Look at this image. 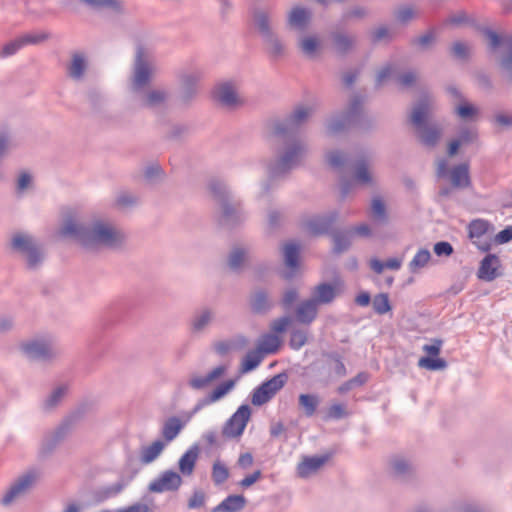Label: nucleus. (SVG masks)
Listing matches in <instances>:
<instances>
[{"label": "nucleus", "instance_id": "1", "mask_svg": "<svg viewBox=\"0 0 512 512\" xmlns=\"http://www.w3.org/2000/svg\"><path fill=\"white\" fill-rule=\"evenodd\" d=\"M312 112L311 108L299 105L285 119L275 123V135L293 141L287 144L283 154L277 160L269 164L268 175L270 181L284 177L291 170L298 167L305 158L307 146L296 137Z\"/></svg>", "mask_w": 512, "mask_h": 512}, {"label": "nucleus", "instance_id": "2", "mask_svg": "<svg viewBox=\"0 0 512 512\" xmlns=\"http://www.w3.org/2000/svg\"><path fill=\"white\" fill-rule=\"evenodd\" d=\"M61 236H71L78 239L86 248L104 246L118 247L124 240V235L112 225L103 221H95L91 228L79 226L72 218L66 220L60 229Z\"/></svg>", "mask_w": 512, "mask_h": 512}, {"label": "nucleus", "instance_id": "3", "mask_svg": "<svg viewBox=\"0 0 512 512\" xmlns=\"http://www.w3.org/2000/svg\"><path fill=\"white\" fill-rule=\"evenodd\" d=\"M209 190L213 197L220 203L222 213L219 223L222 226H234L243 219V211L240 205L230 202L229 191L226 185L218 179L209 182Z\"/></svg>", "mask_w": 512, "mask_h": 512}, {"label": "nucleus", "instance_id": "4", "mask_svg": "<svg viewBox=\"0 0 512 512\" xmlns=\"http://www.w3.org/2000/svg\"><path fill=\"white\" fill-rule=\"evenodd\" d=\"M429 112V99L424 97L413 109L411 122L417 128L421 142L428 147H434L441 135L437 125H430L426 122Z\"/></svg>", "mask_w": 512, "mask_h": 512}, {"label": "nucleus", "instance_id": "5", "mask_svg": "<svg viewBox=\"0 0 512 512\" xmlns=\"http://www.w3.org/2000/svg\"><path fill=\"white\" fill-rule=\"evenodd\" d=\"M11 245L15 251L25 257L28 269L34 270L41 265L43 252L40 245L32 236L17 233L13 236Z\"/></svg>", "mask_w": 512, "mask_h": 512}, {"label": "nucleus", "instance_id": "6", "mask_svg": "<svg viewBox=\"0 0 512 512\" xmlns=\"http://www.w3.org/2000/svg\"><path fill=\"white\" fill-rule=\"evenodd\" d=\"M437 178H449L452 188L466 189L471 187L470 167L468 163H460L448 168V161L440 159L436 169Z\"/></svg>", "mask_w": 512, "mask_h": 512}, {"label": "nucleus", "instance_id": "7", "mask_svg": "<svg viewBox=\"0 0 512 512\" xmlns=\"http://www.w3.org/2000/svg\"><path fill=\"white\" fill-rule=\"evenodd\" d=\"M364 103V97L356 95L349 106L346 113L334 117L328 124L327 130L330 134L339 133L348 127L357 125L361 119L362 106Z\"/></svg>", "mask_w": 512, "mask_h": 512}, {"label": "nucleus", "instance_id": "8", "mask_svg": "<svg viewBox=\"0 0 512 512\" xmlns=\"http://www.w3.org/2000/svg\"><path fill=\"white\" fill-rule=\"evenodd\" d=\"M20 349L31 360L47 361L56 355L49 338H37L24 342L20 345Z\"/></svg>", "mask_w": 512, "mask_h": 512}, {"label": "nucleus", "instance_id": "9", "mask_svg": "<svg viewBox=\"0 0 512 512\" xmlns=\"http://www.w3.org/2000/svg\"><path fill=\"white\" fill-rule=\"evenodd\" d=\"M182 483L180 474L173 470H166L150 482L148 489L153 493L174 492L181 487Z\"/></svg>", "mask_w": 512, "mask_h": 512}, {"label": "nucleus", "instance_id": "10", "mask_svg": "<svg viewBox=\"0 0 512 512\" xmlns=\"http://www.w3.org/2000/svg\"><path fill=\"white\" fill-rule=\"evenodd\" d=\"M49 38V34L45 32L30 33L22 35L8 43H6L1 51L0 57L7 58L16 54L21 48L30 44H38Z\"/></svg>", "mask_w": 512, "mask_h": 512}, {"label": "nucleus", "instance_id": "11", "mask_svg": "<svg viewBox=\"0 0 512 512\" xmlns=\"http://www.w3.org/2000/svg\"><path fill=\"white\" fill-rule=\"evenodd\" d=\"M490 223L483 219L472 220L468 225V235L472 243L481 251L490 250V242L485 239Z\"/></svg>", "mask_w": 512, "mask_h": 512}, {"label": "nucleus", "instance_id": "12", "mask_svg": "<svg viewBox=\"0 0 512 512\" xmlns=\"http://www.w3.org/2000/svg\"><path fill=\"white\" fill-rule=\"evenodd\" d=\"M38 475L30 471L23 476L19 477V479L10 487V489L5 493L2 498V503L8 505L12 503L15 499L25 494L29 488L34 484Z\"/></svg>", "mask_w": 512, "mask_h": 512}, {"label": "nucleus", "instance_id": "13", "mask_svg": "<svg viewBox=\"0 0 512 512\" xmlns=\"http://www.w3.org/2000/svg\"><path fill=\"white\" fill-rule=\"evenodd\" d=\"M151 67L144 59V52L141 47L137 49L136 60H135V68H134V76H133V86L135 89H140L147 85L150 82L151 78Z\"/></svg>", "mask_w": 512, "mask_h": 512}, {"label": "nucleus", "instance_id": "14", "mask_svg": "<svg viewBox=\"0 0 512 512\" xmlns=\"http://www.w3.org/2000/svg\"><path fill=\"white\" fill-rule=\"evenodd\" d=\"M500 259L495 254H487L480 262L477 277L480 280L491 282L500 276Z\"/></svg>", "mask_w": 512, "mask_h": 512}, {"label": "nucleus", "instance_id": "15", "mask_svg": "<svg viewBox=\"0 0 512 512\" xmlns=\"http://www.w3.org/2000/svg\"><path fill=\"white\" fill-rule=\"evenodd\" d=\"M338 218V212L333 211L325 215L315 216L307 222V228L313 235L328 233Z\"/></svg>", "mask_w": 512, "mask_h": 512}, {"label": "nucleus", "instance_id": "16", "mask_svg": "<svg viewBox=\"0 0 512 512\" xmlns=\"http://www.w3.org/2000/svg\"><path fill=\"white\" fill-rule=\"evenodd\" d=\"M274 306L268 292L265 289H259L253 293L250 298V307L254 314L264 315Z\"/></svg>", "mask_w": 512, "mask_h": 512}, {"label": "nucleus", "instance_id": "17", "mask_svg": "<svg viewBox=\"0 0 512 512\" xmlns=\"http://www.w3.org/2000/svg\"><path fill=\"white\" fill-rule=\"evenodd\" d=\"M311 20V11L301 6H295L291 9L287 23L291 28L303 31Z\"/></svg>", "mask_w": 512, "mask_h": 512}, {"label": "nucleus", "instance_id": "18", "mask_svg": "<svg viewBox=\"0 0 512 512\" xmlns=\"http://www.w3.org/2000/svg\"><path fill=\"white\" fill-rule=\"evenodd\" d=\"M318 304L315 299L302 301L296 310L297 320L305 325H310L317 317Z\"/></svg>", "mask_w": 512, "mask_h": 512}, {"label": "nucleus", "instance_id": "19", "mask_svg": "<svg viewBox=\"0 0 512 512\" xmlns=\"http://www.w3.org/2000/svg\"><path fill=\"white\" fill-rule=\"evenodd\" d=\"M328 459V456L304 458L297 466V473L300 477H307L320 469Z\"/></svg>", "mask_w": 512, "mask_h": 512}, {"label": "nucleus", "instance_id": "20", "mask_svg": "<svg viewBox=\"0 0 512 512\" xmlns=\"http://www.w3.org/2000/svg\"><path fill=\"white\" fill-rule=\"evenodd\" d=\"M199 450L196 446L188 449L179 459L178 467L182 475L191 476L198 459Z\"/></svg>", "mask_w": 512, "mask_h": 512}, {"label": "nucleus", "instance_id": "21", "mask_svg": "<svg viewBox=\"0 0 512 512\" xmlns=\"http://www.w3.org/2000/svg\"><path fill=\"white\" fill-rule=\"evenodd\" d=\"M246 505V499L242 495H229L221 503L212 509V512H239Z\"/></svg>", "mask_w": 512, "mask_h": 512}, {"label": "nucleus", "instance_id": "22", "mask_svg": "<svg viewBox=\"0 0 512 512\" xmlns=\"http://www.w3.org/2000/svg\"><path fill=\"white\" fill-rule=\"evenodd\" d=\"M69 391L68 384H60L56 386L50 394L42 401V407L45 411H50L57 407L63 398L67 395Z\"/></svg>", "mask_w": 512, "mask_h": 512}, {"label": "nucleus", "instance_id": "23", "mask_svg": "<svg viewBox=\"0 0 512 512\" xmlns=\"http://www.w3.org/2000/svg\"><path fill=\"white\" fill-rule=\"evenodd\" d=\"M215 98L224 106L233 107L238 103L237 93L229 83L218 87Z\"/></svg>", "mask_w": 512, "mask_h": 512}, {"label": "nucleus", "instance_id": "24", "mask_svg": "<svg viewBox=\"0 0 512 512\" xmlns=\"http://www.w3.org/2000/svg\"><path fill=\"white\" fill-rule=\"evenodd\" d=\"M281 345L280 336L272 333H265L261 336L257 349L264 354H274Z\"/></svg>", "mask_w": 512, "mask_h": 512}, {"label": "nucleus", "instance_id": "25", "mask_svg": "<svg viewBox=\"0 0 512 512\" xmlns=\"http://www.w3.org/2000/svg\"><path fill=\"white\" fill-rule=\"evenodd\" d=\"M253 19L262 38L270 37L271 34H274L270 25V16L268 12L264 10H257L253 15Z\"/></svg>", "mask_w": 512, "mask_h": 512}, {"label": "nucleus", "instance_id": "26", "mask_svg": "<svg viewBox=\"0 0 512 512\" xmlns=\"http://www.w3.org/2000/svg\"><path fill=\"white\" fill-rule=\"evenodd\" d=\"M317 304H330L336 297V288L330 283H321L315 287Z\"/></svg>", "mask_w": 512, "mask_h": 512}, {"label": "nucleus", "instance_id": "27", "mask_svg": "<svg viewBox=\"0 0 512 512\" xmlns=\"http://www.w3.org/2000/svg\"><path fill=\"white\" fill-rule=\"evenodd\" d=\"M165 444L162 441H154L152 444L143 447L141 450V463L149 464L153 462L164 450Z\"/></svg>", "mask_w": 512, "mask_h": 512}, {"label": "nucleus", "instance_id": "28", "mask_svg": "<svg viewBox=\"0 0 512 512\" xmlns=\"http://www.w3.org/2000/svg\"><path fill=\"white\" fill-rule=\"evenodd\" d=\"M233 385L232 382L223 383L219 385L216 389H214L208 397H205L198 401V403L193 408V413H197L202 407L216 401L220 397H222L228 389Z\"/></svg>", "mask_w": 512, "mask_h": 512}, {"label": "nucleus", "instance_id": "29", "mask_svg": "<svg viewBox=\"0 0 512 512\" xmlns=\"http://www.w3.org/2000/svg\"><path fill=\"white\" fill-rule=\"evenodd\" d=\"M333 252L341 254L351 246V231H337L333 233Z\"/></svg>", "mask_w": 512, "mask_h": 512}, {"label": "nucleus", "instance_id": "30", "mask_svg": "<svg viewBox=\"0 0 512 512\" xmlns=\"http://www.w3.org/2000/svg\"><path fill=\"white\" fill-rule=\"evenodd\" d=\"M263 42L267 45V52L273 59H278L284 54V45L278 36L274 33L270 37L262 38Z\"/></svg>", "mask_w": 512, "mask_h": 512}, {"label": "nucleus", "instance_id": "31", "mask_svg": "<svg viewBox=\"0 0 512 512\" xmlns=\"http://www.w3.org/2000/svg\"><path fill=\"white\" fill-rule=\"evenodd\" d=\"M86 70V61L82 54H74L72 62L68 68V74L75 80L82 79Z\"/></svg>", "mask_w": 512, "mask_h": 512}, {"label": "nucleus", "instance_id": "32", "mask_svg": "<svg viewBox=\"0 0 512 512\" xmlns=\"http://www.w3.org/2000/svg\"><path fill=\"white\" fill-rule=\"evenodd\" d=\"M368 166V160L364 157L356 163L354 178L361 184H371L373 181Z\"/></svg>", "mask_w": 512, "mask_h": 512}, {"label": "nucleus", "instance_id": "33", "mask_svg": "<svg viewBox=\"0 0 512 512\" xmlns=\"http://www.w3.org/2000/svg\"><path fill=\"white\" fill-rule=\"evenodd\" d=\"M320 404V398L316 394H301L299 405L305 411L306 416H313Z\"/></svg>", "mask_w": 512, "mask_h": 512}, {"label": "nucleus", "instance_id": "34", "mask_svg": "<svg viewBox=\"0 0 512 512\" xmlns=\"http://www.w3.org/2000/svg\"><path fill=\"white\" fill-rule=\"evenodd\" d=\"M248 419L249 418H229L224 427V434L228 437L240 436L245 429Z\"/></svg>", "mask_w": 512, "mask_h": 512}, {"label": "nucleus", "instance_id": "35", "mask_svg": "<svg viewBox=\"0 0 512 512\" xmlns=\"http://www.w3.org/2000/svg\"><path fill=\"white\" fill-rule=\"evenodd\" d=\"M333 40L335 50L342 55L349 52L354 45V38L345 33H334Z\"/></svg>", "mask_w": 512, "mask_h": 512}, {"label": "nucleus", "instance_id": "36", "mask_svg": "<svg viewBox=\"0 0 512 512\" xmlns=\"http://www.w3.org/2000/svg\"><path fill=\"white\" fill-rule=\"evenodd\" d=\"M300 248L295 243H288L284 247V257L286 265L292 270H296L299 265Z\"/></svg>", "mask_w": 512, "mask_h": 512}, {"label": "nucleus", "instance_id": "37", "mask_svg": "<svg viewBox=\"0 0 512 512\" xmlns=\"http://www.w3.org/2000/svg\"><path fill=\"white\" fill-rule=\"evenodd\" d=\"M287 379L288 376L286 373H279L263 382L261 386L270 393V396L274 397V395L284 387Z\"/></svg>", "mask_w": 512, "mask_h": 512}, {"label": "nucleus", "instance_id": "38", "mask_svg": "<svg viewBox=\"0 0 512 512\" xmlns=\"http://www.w3.org/2000/svg\"><path fill=\"white\" fill-rule=\"evenodd\" d=\"M264 355L258 350H250L242 361V370L249 372L256 369L263 360Z\"/></svg>", "mask_w": 512, "mask_h": 512}, {"label": "nucleus", "instance_id": "39", "mask_svg": "<svg viewBox=\"0 0 512 512\" xmlns=\"http://www.w3.org/2000/svg\"><path fill=\"white\" fill-rule=\"evenodd\" d=\"M182 424L177 418H172L167 421L163 427L162 434L166 441H172L181 431Z\"/></svg>", "mask_w": 512, "mask_h": 512}, {"label": "nucleus", "instance_id": "40", "mask_svg": "<svg viewBox=\"0 0 512 512\" xmlns=\"http://www.w3.org/2000/svg\"><path fill=\"white\" fill-rule=\"evenodd\" d=\"M373 309L375 313L379 315H383L391 310L389 296L387 293H380L374 297Z\"/></svg>", "mask_w": 512, "mask_h": 512}, {"label": "nucleus", "instance_id": "41", "mask_svg": "<svg viewBox=\"0 0 512 512\" xmlns=\"http://www.w3.org/2000/svg\"><path fill=\"white\" fill-rule=\"evenodd\" d=\"M246 253L244 249L236 247L229 256L228 264L231 270L239 271L244 264Z\"/></svg>", "mask_w": 512, "mask_h": 512}, {"label": "nucleus", "instance_id": "42", "mask_svg": "<svg viewBox=\"0 0 512 512\" xmlns=\"http://www.w3.org/2000/svg\"><path fill=\"white\" fill-rule=\"evenodd\" d=\"M430 258L431 254L428 249L422 248L418 250L409 264L410 270L414 271L415 269L424 267L429 262Z\"/></svg>", "mask_w": 512, "mask_h": 512}, {"label": "nucleus", "instance_id": "43", "mask_svg": "<svg viewBox=\"0 0 512 512\" xmlns=\"http://www.w3.org/2000/svg\"><path fill=\"white\" fill-rule=\"evenodd\" d=\"M418 366L431 371H435L444 369L447 366V363L444 359L441 358L422 357L418 361Z\"/></svg>", "mask_w": 512, "mask_h": 512}, {"label": "nucleus", "instance_id": "44", "mask_svg": "<svg viewBox=\"0 0 512 512\" xmlns=\"http://www.w3.org/2000/svg\"><path fill=\"white\" fill-rule=\"evenodd\" d=\"M508 45V52L501 60V66L506 73V78L509 83H512V36L506 39Z\"/></svg>", "mask_w": 512, "mask_h": 512}, {"label": "nucleus", "instance_id": "45", "mask_svg": "<svg viewBox=\"0 0 512 512\" xmlns=\"http://www.w3.org/2000/svg\"><path fill=\"white\" fill-rule=\"evenodd\" d=\"M456 114L462 119H472L478 114V108L463 100L455 109Z\"/></svg>", "mask_w": 512, "mask_h": 512}, {"label": "nucleus", "instance_id": "46", "mask_svg": "<svg viewBox=\"0 0 512 512\" xmlns=\"http://www.w3.org/2000/svg\"><path fill=\"white\" fill-rule=\"evenodd\" d=\"M300 49L307 56H314L319 48V41L315 36H307L300 41Z\"/></svg>", "mask_w": 512, "mask_h": 512}, {"label": "nucleus", "instance_id": "47", "mask_svg": "<svg viewBox=\"0 0 512 512\" xmlns=\"http://www.w3.org/2000/svg\"><path fill=\"white\" fill-rule=\"evenodd\" d=\"M307 342V331L294 329L291 331L289 346L293 350L301 349Z\"/></svg>", "mask_w": 512, "mask_h": 512}, {"label": "nucleus", "instance_id": "48", "mask_svg": "<svg viewBox=\"0 0 512 512\" xmlns=\"http://www.w3.org/2000/svg\"><path fill=\"white\" fill-rule=\"evenodd\" d=\"M228 477H229V471H228L227 467L224 464L220 463L219 461H216L213 464V469H212L213 481L216 484H222L228 479Z\"/></svg>", "mask_w": 512, "mask_h": 512}, {"label": "nucleus", "instance_id": "49", "mask_svg": "<svg viewBox=\"0 0 512 512\" xmlns=\"http://www.w3.org/2000/svg\"><path fill=\"white\" fill-rule=\"evenodd\" d=\"M273 396H270V393L264 389L261 385L253 389L251 402L253 405L260 406L271 400Z\"/></svg>", "mask_w": 512, "mask_h": 512}, {"label": "nucleus", "instance_id": "50", "mask_svg": "<svg viewBox=\"0 0 512 512\" xmlns=\"http://www.w3.org/2000/svg\"><path fill=\"white\" fill-rule=\"evenodd\" d=\"M81 2L89 5L95 9L102 8H113L115 10L120 9V3L118 0H80Z\"/></svg>", "mask_w": 512, "mask_h": 512}, {"label": "nucleus", "instance_id": "51", "mask_svg": "<svg viewBox=\"0 0 512 512\" xmlns=\"http://www.w3.org/2000/svg\"><path fill=\"white\" fill-rule=\"evenodd\" d=\"M478 138V132L475 128L464 127L458 133L457 141H461V145L473 143Z\"/></svg>", "mask_w": 512, "mask_h": 512}, {"label": "nucleus", "instance_id": "52", "mask_svg": "<svg viewBox=\"0 0 512 512\" xmlns=\"http://www.w3.org/2000/svg\"><path fill=\"white\" fill-rule=\"evenodd\" d=\"M198 82V77L193 74L185 75L182 78L183 88L185 90V97L191 98V96L196 92V86Z\"/></svg>", "mask_w": 512, "mask_h": 512}, {"label": "nucleus", "instance_id": "53", "mask_svg": "<svg viewBox=\"0 0 512 512\" xmlns=\"http://www.w3.org/2000/svg\"><path fill=\"white\" fill-rule=\"evenodd\" d=\"M166 93L163 90H152L147 94L146 105L155 107L165 102Z\"/></svg>", "mask_w": 512, "mask_h": 512}, {"label": "nucleus", "instance_id": "54", "mask_svg": "<svg viewBox=\"0 0 512 512\" xmlns=\"http://www.w3.org/2000/svg\"><path fill=\"white\" fill-rule=\"evenodd\" d=\"M212 313L210 310H204L199 315H196L192 322V327L195 331L202 330L211 320Z\"/></svg>", "mask_w": 512, "mask_h": 512}, {"label": "nucleus", "instance_id": "55", "mask_svg": "<svg viewBox=\"0 0 512 512\" xmlns=\"http://www.w3.org/2000/svg\"><path fill=\"white\" fill-rule=\"evenodd\" d=\"M291 323V318L289 316L279 317L271 323L272 334L283 333L287 326Z\"/></svg>", "mask_w": 512, "mask_h": 512}, {"label": "nucleus", "instance_id": "56", "mask_svg": "<svg viewBox=\"0 0 512 512\" xmlns=\"http://www.w3.org/2000/svg\"><path fill=\"white\" fill-rule=\"evenodd\" d=\"M372 211L374 215L381 221L385 222L387 220V213L385 209V205L380 198H374L372 201Z\"/></svg>", "mask_w": 512, "mask_h": 512}, {"label": "nucleus", "instance_id": "57", "mask_svg": "<svg viewBox=\"0 0 512 512\" xmlns=\"http://www.w3.org/2000/svg\"><path fill=\"white\" fill-rule=\"evenodd\" d=\"M416 81V73L414 71H407L397 77V82L402 88H406L414 84Z\"/></svg>", "mask_w": 512, "mask_h": 512}, {"label": "nucleus", "instance_id": "58", "mask_svg": "<svg viewBox=\"0 0 512 512\" xmlns=\"http://www.w3.org/2000/svg\"><path fill=\"white\" fill-rule=\"evenodd\" d=\"M327 162L331 167L339 168L344 164L345 158L340 151H332L327 155Z\"/></svg>", "mask_w": 512, "mask_h": 512}, {"label": "nucleus", "instance_id": "59", "mask_svg": "<svg viewBox=\"0 0 512 512\" xmlns=\"http://www.w3.org/2000/svg\"><path fill=\"white\" fill-rule=\"evenodd\" d=\"M434 253L437 256H450L453 253V247L449 242L440 241L434 245Z\"/></svg>", "mask_w": 512, "mask_h": 512}, {"label": "nucleus", "instance_id": "60", "mask_svg": "<svg viewBox=\"0 0 512 512\" xmlns=\"http://www.w3.org/2000/svg\"><path fill=\"white\" fill-rule=\"evenodd\" d=\"M205 503V494L202 491H195L188 502L190 509L200 508Z\"/></svg>", "mask_w": 512, "mask_h": 512}, {"label": "nucleus", "instance_id": "61", "mask_svg": "<svg viewBox=\"0 0 512 512\" xmlns=\"http://www.w3.org/2000/svg\"><path fill=\"white\" fill-rule=\"evenodd\" d=\"M414 17V10L411 6H403L398 9L396 13V18L402 22L406 23Z\"/></svg>", "mask_w": 512, "mask_h": 512}, {"label": "nucleus", "instance_id": "62", "mask_svg": "<svg viewBox=\"0 0 512 512\" xmlns=\"http://www.w3.org/2000/svg\"><path fill=\"white\" fill-rule=\"evenodd\" d=\"M298 299V291L295 288H291L287 290L282 298V305L284 308L288 309L292 306V304Z\"/></svg>", "mask_w": 512, "mask_h": 512}, {"label": "nucleus", "instance_id": "63", "mask_svg": "<svg viewBox=\"0 0 512 512\" xmlns=\"http://www.w3.org/2000/svg\"><path fill=\"white\" fill-rule=\"evenodd\" d=\"M495 240L499 244H505L512 240V225L507 226L501 230L495 237Z\"/></svg>", "mask_w": 512, "mask_h": 512}, {"label": "nucleus", "instance_id": "64", "mask_svg": "<svg viewBox=\"0 0 512 512\" xmlns=\"http://www.w3.org/2000/svg\"><path fill=\"white\" fill-rule=\"evenodd\" d=\"M117 512H150V508L144 503L137 502L130 506L121 508Z\"/></svg>", "mask_w": 512, "mask_h": 512}]
</instances>
